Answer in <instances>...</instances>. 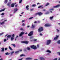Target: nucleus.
Listing matches in <instances>:
<instances>
[{"mask_svg":"<svg viewBox=\"0 0 60 60\" xmlns=\"http://www.w3.org/2000/svg\"><path fill=\"white\" fill-rule=\"evenodd\" d=\"M46 52H48V53H51V51H50L49 50H47L46 51Z\"/></svg>","mask_w":60,"mask_h":60,"instance_id":"nucleus-16","label":"nucleus"},{"mask_svg":"<svg viewBox=\"0 0 60 60\" xmlns=\"http://www.w3.org/2000/svg\"><path fill=\"white\" fill-rule=\"evenodd\" d=\"M9 48L10 49V50H12V48L10 46L9 47Z\"/></svg>","mask_w":60,"mask_h":60,"instance_id":"nucleus-30","label":"nucleus"},{"mask_svg":"<svg viewBox=\"0 0 60 60\" xmlns=\"http://www.w3.org/2000/svg\"><path fill=\"white\" fill-rule=\"evenodd\" d=\"M8 2V0H6L4 2V3H5V4H6Z\"/></svg>","mask_w":60,"mask_h":60,"instance_id":"nucleus-25","label":"nucleus"},{"mask_svg":"<svg viewBox=\"0 0 60 60\" xmlns=\"http://www.w3.org/2000/svg\"><path fill=\"white\" fill-rule=\"evenodd\" d=\"M46 41V45H49L50 44L51 42V40H47Z\"/></svg>","mask_w":60,"mask_h":60,"instance_id":"nucleus-3","label":"nucleus"},{"mask_svg":"<svg viewBox=\"0 0 60 60\" xmlns=\"http://www.w3.org/2000/svg\"><path fill=\"white\" fill-rule=\"evenodd\" d=\"M43 13H42L39 12L38 13V15L39 16H41L42 14Z\"/></svg>","mask_w":60,"mask_h":60,"instance_id":"nucleus-13","label":"nucleus"},{"mask_svg":"<svg viewBox=\"0 0 60 60\" xmlns=\"http://www.w3.org/2000/svg\"><path fill=\"white\" fill-rule=\"evenodd\" d=\"M58 38H59V35L57 36V35H56V37H55L54 38V40H57L58 39Z\"/></svg>","mask_w":60,"mask_h":60,"instance_id":"nucleus-8","label":"nucleus"},{"mask_svg":"<svg viewBox=\"0 0 60 60\" xmlns=\"http://www.w3.org/2000/svg\"><path fill=\"white\" fill-rule=\"evenodd\" d=\"M35 25H33V24H32V28H34L35 27Z\"/></svg>","mask_w":60,"mask_h":60,"instance_id":"nucleus-21","label":"nucleus"},{"mask_svg":"<svg viewBox=\"0 0 60 60\" xmlns=\"http://www.w3.org/2000/svg\"><path fill=\"white\" fill-rule=\"evenodd\" d=\"M35 6H36V5L35 4H33L32 5V7H35Z\"/></svg>","mask_w":60,"mask_h":60,"instance_id":"nucleus-32","label":"nucleus"},{"mask_svg":"<svg viewBox=\"0 0 60 60\" xmlns=\"http://www.w3.org/2000/svg\"><path fill=\"white\" fill-rule=\"evenodd\" d=\"M35 16H37V15H38V13L35 14Z\"/></svg>","mask_w":60,"mask_h":60,"instance_id":"nucleus-43","label":"nucleus"},{"mask_svg":"<svg viewBox=\"0 0 60 60\" xmlns=\"http://www.w3.org/2000/svg\"><path fill=\"white\" fill-rule=\"evenodd\" d=\"M8 6L9 7H10V6H11L10 3H8Z\"/></svg>","mask_w":60,"mask_h":60,"instance_id":"nucleus-23","label":"nucleus"},{"mask_svg":"<svg viewBox=\"0 0 60 60\" xmlns=\"http://www.w3.org/2000/svg\"><path fill=\"white\" fill-rule=\"evenodd\" d=\"M1 15H4V13H2L1 14Z\"/></svg>","mask_w":60,"mask_h":60,"instance_id":"nucleus-55","label":"nucleus"},{"mask_svg":"<svg viewBox=\"0 0 60 60\" xmlns=\"http://www.w3.org/2000/svg\"><path fill=\"white\" fill-rule=\"evenodd\" d=\"M22 43H25L26 44H28L29 43V41H21Z\"/></svg>","mask_w":60,"mask_h":60,"instance_id":"nucleus-4","label":"nucleus"},{"mask_svg":"<svg viewBox=\"0 0 60 60\" xmlns=\"http://www.w3.org/2000/svg\"><path fill=\"white\" fill-rule=\"evenodd\" d=\"M49 12H47L46 13V14H49Z\"/></svg>","mask_w":60,"mask_h":60,"instance_id":"nucleus-48","label":"nucleus"},{"mask_svg":"<svg viewBox=\"0 0 60 60\" xmlns=\"http://www.w3.org/2000/svg\"><path fill=\"white\" fill-rule=\"evenodd\" d=\"M37 23V22H36V21H35V22H34V24H35V23Z\"/></svg>","mask_w":60,"mask_h":60,"instance_id":"nucleus-53","label":"nucleus"},{"mask_svg":"<svg viewBox=\"0 0 60 60\" xmlns=\"http://www.w3.org/2000/svg\"><path fill=\"white\" fill-rule=\"evenodd\" d=\"M7 49H8V48H5V50H6Z\"/></svg>","mask_w":60,"mask_h":60,"instance_id":"nucleus-42","label":"nucleus"},{"mask_svg":"<svg viewBox=\"0 0 60 60\" xmlns=\"http://www.w3.org/2000/svg\"><path fill=\"white\" fill-rule=\"evenodd\" d=\"M32 58H28L25 59L26 60H31Z\"/></svg>","mask_w":60,"mask_h":60,"instance_id":"nucleus-15","label":"nucleus"},{"mask_svg":"<svg viewBox=\"0 0 60 60\" xmlns=\"http://www.w3.org/2000/svg\"><path fill=\"white\" fill-rule=\"evenodd\" d=\"M40 4L39 3H38L37 4V5H38V4Z\"/></svg>","mask_w":60,"mask_h":60,"instance_id":"nucleus-54","label":"nucleus"},{"mask_svg":"<svg viewBox=\"0 0 60 60\" xmlns=\"http://www.w3.org/2000/svg\"><path fill=\"white\" fill-rule=\"evenodd\" d=\"M6 41V39H4V42H5V41Z\"/></svg>","mask_w":60,"mask_h":60,"instance_id":"nucleus-47","label":"nucleus"},{"mask_svg":"<svg viewBox=\"0 0 60 60\" xmlns=\"http://www.w3.org/2000/svg\"><path fill=\"white\" fill-rule=\"evenodd\" d=\"M57 43L58 44H60V40H59L57 42Z\"/></svg>","mask_w":60,"mask_h":60,"instance_id":"nucleus-28","label":"nucleus"},{"mask_svg":"<svg viewBox=\"0 0 60 60\" xmlns=\"http://www.w3.org/2000/svg\"><path fill=\"white\" fill-rule=\"evenodd\" d=\"M57 53L59 55V56H60V52H57Z\"/></svg>","mask_w":60,"mask_h":60,"instance_id":"nucleus-34","label":"nucleus"},{"mask_svg":"<svg viewBox=\"0 0 60 60\" xmlns=\"http://www.w3.org/2000/svg\"><path fill=\"white\" fill-rule=\"evenodd\" d=\"M39 34L40 35H41V36H42V35H43L41 33H40Z\"/></svg>","mask_w":60,"mask_h":60,"instance_id":"nucleus-46","label":"nucleus"},{"mask_svg":"<svg viewBox=\"0 0 60 60\" xmlns=\"http://www.w3.org/2000/svg\"><path fill=\"white\" fill-rule=\"evenodd\" d=\"M12 45L14 46V47H16V45H15V44H12Z\"/></svg>","mask_w":60,"mask_h":60,"instance_id":"nucleus-35","label":"nucleus"},{"mask_svg":"<svg viewBox=\"0 0 60 60\" xmlns=\"http://www.w3.org/2000/svg\"><path fill=\"white\" fill-rule=\"evenodd\" d=\"M25 56V55H24L23 54H21V55L20 56V57H22V56Z\"/></svg>","mask_w":60,"mask_h":60,"instance_id":"nucleus-27","label":"nucleus"},{"mask_svg":"<svg viewBox=\"0 0 60 60\" xmlns=\"http://www.w3.org/2000/svg\"><path fill=\"white\" fill-rule=\"evenodd\" d=\"M42 6H43V5L40 6H38V8H40L41 7V9H43V7Z\"/></svg>","mask_w":60,"mask_h":60,"instance_id":"nucleus-14","label":"nucleus"},{"mask_svg":"<svg viewBox=\"0 0 60 60\" xmlns=\"http://www.w3.org/2000/svg\"><path fill=\"white\" fill-rule=\"evenodd\" d=\"M30 39H32L33 38L32 37H31L30 38Z\"/></svg>","mask_w":60,"mask_h":60,"instance_id":"nucleus-59","label":"nucleus"},{"mask_svg":"<svg viewBox=\"0 0 60 60\" xmlns=\"http://www.w3.org/2000/svg\"><path fill=\"white\" fill-rule=\"evenodd\" d=\"M22 26H25V24L23 23L22 24Z\"/></svg>","mask_w":60,"mask_h":60,"instance_id":"nucleus-50","label":"nucleus"},{"mask_svg":"<svg viewBox=\"0 0 60 60\" xmlns=\"http://www.w3.org/2000/svg\"><path fill=\"white\" fill-rule=\"evenodd\" d=\"M37 47L38 48H39V44L37 45Z\"/></svg>","mask_w":60,"mask_h":60,"instance_id":"nucleus-41","label":"nucleus"},{"mask_svg":"<svg viewBox=\"0 0 60 60\" xmlns=\"http://www.w3.org/2000/svg\"><path fill=\"white\" fill-rule=\"evenodd\" d=\"M22 22H25V20H22Z\"/></svg>","mask_w":60,"mask_h":60,"instance_id":"nucleus-56","label":"nucleus"},{"mask_svg":"<svg viewBox=\"0 0 60 60\" xmlns=\"http://www.w3.org/2000/svg\"><path fill=\"white\" fill-rule=\"evenodd\" d=\"M18 37V36L17 35L16 36V38H17Z\"/></svg>","mask_w":60,"mask_h":60,"instance_id":"nucleus-62","label":"nucleus"},{"mask_svg":"<svg viewBox=\"0 0 60 60\" xmlns=\"http://www.w3.org/2000/svg\"><path fill=\"white\" fill-rule=\"evenodd\" d=\"M57 60V58H56L53 60Z\"/></svg>","mask_w":60,"mask_h":60,"instance_id":"nucleus-45","label":"nucleus"},{"mask_svg":"<svg viewBox=\"0 0 60 60\" xmlns=\"http://www.w3.org/2000/svg\"><path fill=\"white\" fill-rule=\"evenodd\" d=\"M33 33L34 32L32 31L30 32V33L28 34V36H32V35H33Z\"/></svg>","mask_w":60,"mask_h":60,"instance_id":"nucleus-6","label":"nucleus"},{"mask_svg":"<svg viewBox=\"0 0 60 60\" xmlns=\"http://www.w3.org/2000/svg\"><path fill=\"white\" fill-rule=\"evenodd\" d=\"M10 54V53L9 52H7L5 53V55H9Z\"/></svg>","mask_w":60,"mask_h":60,"instance_id":"nucleus-19","label":"nucleus"},{"mask_svg":"<svg viewBox=\"0 0 60 60\" xmlns=\"http://www.w3.org/2000/svg\"><path fill=\"white\" fill-rule=\"evenodd\" d=\"M22 0H19L20 1H19V3H21V2H22Z\"/></svg>","mask_w":60,"mask_h":60,"instance_id":"nucleus-37","label":"nucleus"},{"mask_svg":"<svg viewBox=\"0 0 60 60\" xmlns=\"http://www.w3.org/2000/svg\"><path fill=\"white\" fill-rule=\"evenodd\" d=\"M2 50L1 51V52H4V48L3 47L1 48Z\"/></svg>","mask_w":60,"mask_h":60,"instance_id":"nucleus-17","label":"nucleus"},{"mask_svg":"<svg viewBox=\"0 0 60 60\" xmlns=\"http://www.w3.org/2000/svg\"><path fill=\"white\" fill-rule=\"evenodd\" d=\"M51 26V24H46L44 26L45 27H49V26Z\"/></svg>","mask_w":60,"mask_h":60,"instance_id":"nucleus-7","label":"nucleus"},{"mask_svg":"<svg viewBox=\"0 0 60 60\" xmlns=\"http://www.w3.org/2000/svg\"><path fill=\"white\" fill-rule=\"evenodd\" d=\"M37 40V39H34V41H36Z\"/></svg>","mask_w":60,"mask_h":60,"instance_id":"nucleus-44","label":"nucleus"},{"mask_svg":"<svg viewBox=\"0 0 60 60\" xmlns=\"http://www.w3.org/2000/svg\"><path fill=\"white\" fill-rule=\"evenodd\" d=\"M59 25H60V22L58 23Z\"/></svg>","mask_w":60,"mask_h":60,"instance_id":"nucleus-64","label":"nucleus"},{"mask_svg":"<svg viewBox=\"0 0 60 60\" xmlns=\"http://www.w3.org/2000/svg\"><path fill=\"white\" fill-rule=\"evenodd\" d=\"M3 34V33H0V35H2Z\"/></svg>","mask_w":60,"mask_h":60,"instance_id":"nucleus-52","label":"nucleus"},{"mask_svg":"<svg viewBox=\"0 0 60 60\" xmlns=\"http://www.w3.org/2000/svg\"><path fill=\"white\" fill-rule=\"evenodd\" d=\"M60 5H56V6H54L53 7V8H57V7H60Z\"/></svg>","mask_w":60,"mask_h":60,"instance_id":"nucleus-11","label":"nucleus"},{"mask_svg":"<svg viewBox=\"0 0 60 60\" xmlns=\"http://www.w3.org/2000/svg\"><path fill=\"white\" fill-rule=\"evenodd\" d=\"M5 10V9L4 8L3 9L1 10L0 11V12H2V11H3Z\"/></svg>","mask_w":60,"mask_h":60,"instance_id":"nucleus-20","label":"nucleus"},{"mask_svg":"<svg viewBox=\"0 0 60 60\" xmlns=\"http://www.w3.org/2000/svg\"><path fill=\"white\" fill-rule=\"evenodd\" d=\"M19 51H18L15 52V53H19Z\"/></svg>","mask_w":60,"mask_h":60,"instance_id":"nucleus-36","label":"nucleus"},{"mask_svg":"<svg viewBox=\"0 0 60 60\" xmlns=\"http://www.w3.org/2000/svg\"><path fill=\"white\" fill-rule=\"evenodd\" d=\"M24 13V12H22L21 13V14H23V13Z\"/></svg>","mask_w":60,"mask_h":60,"instance_id":"nucleus-61","label":"nucleus"},{"mask_svg":"<svg viewBox=\"0 0 60 60\" xmlns=\"http://www.w3.org/2000/svg\"><path fill=\"white\" fill-rule=\"evenodd\" d=\"M20 30H22V31H24V29L23 28H21L20 29Z\"/></svg>","mask_w":60,"mask_h":60,"instance_id":"nucleus-31","label":"nucleus"},{"mask_svg":"<svg viewBox=\"0 0 60 60\" xmlns=\"http://www.w3.org/2000/svg\"><path fill=\"white\" fill-rule=\"evenodd\" d=\"M15 34H13L12 35H8L7 37V38H11V41H13V39H14V36H15V35H14ZM11 36L12 37H11Z\"/></svg>","mask_w":60,"mask_h":60,"instance_id":"nucleus-1","label":"nucleus"},{"mask_svg":"<svg viewBox=\"0 0 60 60\" xmlns=\"http://www.w3.org/2000/svg\"><path fill=\"white\" fill-rule=\"evenodd\" d=\"M53 18H54V16H52V17H50V19L51 20H52V19H53Z\"/></svg>","mask_w":60,"mask_h":60,"instance_id":"nucleus-24","label":"nucleus"},{"mask_svg":"<svg viewBox=\"0 0 60 60\" xmlns=\"http://www.w3.org/2000/svg\"><path fill=\"white\" fill-rule=\"evenodd\" d=\"M27 26V28H29V27H30V26L29 25Z\"/></svg>","mask_w":60,"mask_h":60,"instance_id":"nucleus-49","label":"nucleus"},{"mask_svg":"<svg viewBox=\"0 0 60 60\" xmlns=\"http://www.w3.org/2000/svg\"><path fill=\"white\" fill-rule=\"evenodd\" d=\"M18 9L16 8H16H14V13H15L18 10Z\"/></svg>","mask_w":60,"mask_h":60,"instance_id":"nucleus-10","label":"nucleus"},{"mask_svg":"<svg viewBox=\"0 0 60 60\" xmlns=\"http://www.w3.org/2000/svg\"><path fill=\"white\" fill-rule=\"evenodd\" d=\"M46 11V10L45 9H43V11Z\"/></svg>","mask_w":60,"mask_h":60,"instance_id":"nucleus-58","label":"nucleus"},{"mask_svg":"<svg viewBox=\"0 0 60 60\" xmlns=\"http://www.w3.org/2000/svg\"><path fill=\"white\" fill-rule=\"evenodd\" d=\"M24 34V32H21L19 36H22V35H23Z\"/></svg>","mask_w":60,"mask_h":60,"instance_id":"nucleus-9","label":"nucleus"},{"mask_svg":"<svg viewBox=\"0 0 60 60\" xmlns=\"http://www.w3.org/2000/svg\"><path fill=\"white\" fill-rule=\"evenodd\" d=\"M43 28L42 27H40L38 29V32H41L42 31H43Z\"/></svg>","mask_w":60,"mask_h":60,"instance_id":"nucleus-2","label":"nucleus"},{"mask_svg":"<svg viewBox=\"0 0 60 60\" xmlns=\"http://www.w3.org/2000/svg\"><path fill=\"white\" fill-rule=\"evenodd\" d=\"M31 48L34 50H35V49H37L36 46L34 45H33L31 46Z\"/></svg>","mask_w":60,"mask_h":60,"instance_id":"nucleus-5","label":"nucleus"},{"mask_svg":"<svg viewBox=\"0 0 60 60\" xmlns=\"http://www.w3.org/2000/svg\"><path fill=\"white\" fill-rule=\"evenodd\" d=\"M57 32H59V31L58 29H57Z\"/></svg>","mask_w":60,"mask_h":60,"instance_id":"nucleus-57","label":"nucleus"},{"mask_svg":"<svg viewBox=\"0 0 60 60\" xmlns=\"http://www.w3.org/2000/svg\"><path fill=\"white\" fill-rule=\"evenodd\" d=\"M24 51H27V50L26 49H24Z\"/></svg>","mask_w":60,"mask_h":60,"instance_id":"nucleus-51","label":"nucleus"},{"mask_svg":"<svg viewBox=\"0 0 60 60\" xmlns=\"http://www.w3.org/2000/svg\"><path fill=\"white\" fill-rule=\"evenodd\" d=\"M40 59L41 60H45V59L43 57H41L40 58Z\"/></svg>","mask_w":60,"mask_h":60,"instance_id":"nucleus-18","label":"nucleus"},{"mask_svg":"<svg viewBox=\"0 0 60 60\" xmlns=\"http://www.w3.org/2000/svg\"><path fill=\"white\" fill-rule=\"evenodd\" d=\"M22 50H20L19 51H22Z\"/></svg>","mask_w":60,"mask_h":60,"instance_id":"nucleus-63","label":"nucleus"},{"mask_svg":"<svg viewBox=\"0 0 60 60\" xmlns=\"http://www.w3.org/2000/svg\"><path fill=\"white\" fill-rule=\"evenodd\" d=\"M33 17H30V18H29V19H33Z\"/></svg>","mask_w":60,"mask_h":60,"instance_id":"nucleus-40","label":"nucleus"},{"mask_svg":"<svg viewBox=\"0 0 60 60\" xmlns=\"http://www.w3.org/2000/svg\"><path fill=\"white\" fill-rule=\"evenodd\" d=\"M14 4L13 3L11 5V7H14Z\"/></svg>","mask_w":60,"mask_h":60,"instance_id":"nucleus-29","label":"nucleus"},{"mask_svg":"<svg viewBox=\"0 0 60 60\" xmlns=\"http://www.w3.org/2000/svg\"><path fill=\"white\" fill-rule=\"evenodd\" d=\"M54 10V9L52 8V9H50V11H53Z\"/></svg>","mask_w":60,"mask_h":60,"instance_id":"nucleus-39","label":"nucleus"},{"mask_svg":"<svg viewBox=\"0 0 60 60\" xmlns=\"http://www.w3.org/2000/svg\"><path fill=\"white\" fill-rule=\"evenodd\" d=\"M9 38H7V40H8L9 39H8Z\"/></svg>","mask_w":60,"mask_h":60,"instance_id":"nucleus-60","label":"nucleus"},{"mask_svg":"<svg viewBox=\"0 0 60 60\" xmlns=\"http://www.w3.org/2000/svg\"><path fill=\"white\" fill-rule=\"evenodd\" d=\"M29 7V5H28L26 6V8H26L27 10H29V8H28Z\"/></svg>","mask_w":60,"mask_h":60,"instance_id":"nucleus-26","label":"nucleus"},{"mask_svg":"<svg viewBox=\"0 0 60 60\" xmlns=\"http://www.w3.org/2000/svg\"><path fill=\"white\" fill-rule=\"evenodd\" d=\"M4 22H3L1 23V24L3 25V24H4Z\"/></svg>","mask_w":60,"mask_h":60,"instance_id":"nucleus-33","label":"nucleus"},{"mask_svg":"<svg viewBox=\"0 0 60 60\" xmlns=\"http://www.w3.org/2000/svg\"><path fill=\"white\" fill-rule=\"evenodd\" d=\"M49 4H50L49 3H47L46 4L45 6H48L49 5Z\"/></svg>","mask_w":60,"mask_h":60,"instance_id":"nucleus-12","label":"nucleus"},{"mask_svg":"<svg viewBox=\"0 0 60 60\" xmlns=\"http://www.w3.org/2000/svg\"><path fill=\"white\" fill-rule=\"evenodd\" d=\"M14 51H13L11 53V55H13V53H14Z\"/></svg>","mask_w":60,"mask_h":60,"instance_id":"nucleus-38","label":"nucleus"},{"mask_svg":"<svg viewBox=\"0 0 60 60\" xmlns=\"http://www.w3.org/2000/svg\"><path fill=\"white\" fill-rule=\"evenodd\" d=\"M30 49H31L29 47H28L27 48V50H30Z\"/></svg>","mask_w":60,"mask_h":60,"instance_id":"nucleus-22","label":"nucleus"}]
</instances>
